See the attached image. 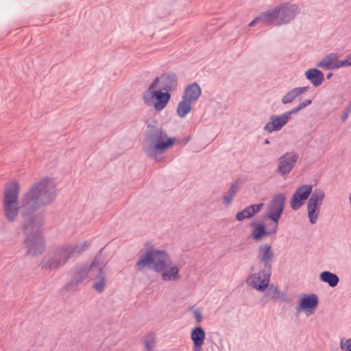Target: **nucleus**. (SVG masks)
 Here are the masks:
<instances>
[{
	"mask_svg": "<svg viewBox=\"0 0 351 351\" xmlns=\"http://www.w3.org/2000/svg\"><path fill=\"white\" fill-rule=\"evenodd\" d=\"M56 196V186L53 179L47 177L34 183L21 201V213L27 217L23 222L24 243L27 254L35 256L45 250V242L41 234V219L29 216L42 206L50 204Z\"/></svg>",
	"mask_w": 351,
	"mask_h": 351,
	"instance_id": "nucleus-1",
	"label": "nucleus"
},
{
	"mask_svg": "<svg viewBox=\"0 0 351 351\" xmlns=\"http://www.w3.org/2000/svg\"><path fill=\"white\" fill-rule=\"evenodd\" d=\"M274 256V252L269 244L258 246L257 257L263 268L258 273L252 274L247 278L245 282L249 286L261 292L266 290L271 276Z\"/></svg>",
	"mask_w": 351,
	"mask_h": 351,
	"instance_id": "nucleus-2",
	"label": "nucleus"
},
{
	"mask_svg": "<svg viewBox=\"0 0 351 351\" xmlns=\"http://www.w3.org/2000/svg\"><path fill=\"white\" fill-rule=\"evenodd\" d=\"M90 244V241H83L60 245L53 252L43 258L40 266L45 270L58 269L65 265L71 258L86 251Z\"/></svg>",
	"mask_w": 351,
	"mask_h": 351,
	"instance_id": "nucleus-3",
	"label": "nucleus"
},
{
	"mask_svg": "<svg viewBox=\"0 0 351 351\" xmlns=\"http://www.w3.org/2000/svg\"><path fill=\"white\" fill-rule=\"evenodd\" d=\"M173 137L168 138L165 130L154 128L147 132L146 136L147 145L143 150L146 156L157 162L163 161V152L175 143Z\"/></svg>",
	"mask_w": 351,
	"mask_h": 351,
	"instance_id": "nucleus-4",
	"label": "nucleus"
},
{
	"mask_svg": "<svg viewBox=\"0 0 351 351\" xmlns=\"http://www.w3.org/2000/svg\"><path fill=\"white\" fill-rule=\"evenodd\" d=\"M171 263L172 260L165 250L148 249L139 256L135 267L138 271H142L145 267L152 265L153 270L158 273L171 266Z\"/></svg>",
	"mask_w": 351,
	"mask_h": 351,
	"instance_id": "nucleus-5",
	"label": "nucleus"
},
{
	"mask_svg": "<svg viewBox=\"0 0 351 351\" xmlns=\"http://www.w3.org/2000/svg\"><path fill=\"white\" fill-rule=\"evenodd\" d=\"M158 80H154L143 93V101L149 106H153L156 111L165 108L171 99V94L156 86Z\"/></svg>",
	"mask_w": 351,
	"mask_h": 351,
	"instance_id": "nucleus-6",
	"label": "nucleus"
},
{
	"mask_svg": "<svg viewBox=\"0 0 351 351\" xmlns=\"http://www.w3.org/2000/svg\"><path fill=\"white\" fill-rule=\"evenodd\" d=\"M19 186L16 182L10 184L4 192L3 210L5 216L9 221H13L19 213Z\"/></svg>",
	"mask_w": 351,
	"mask_h": 351,
	"instance_id": "nucleus-7",
	"label": "nucleus"
},
{
	"mask_svg": "<svg viewBox=\"0 0 351 351\" xmlns=\"http://www.w3.org/2000/svg\"><path fill=\"white\" fill-rule=\"evenodd\" d=\"M324 197L325 193L322 190L315 189L307 202V214L311 224H315L317 221Z\"/></svg>",
	"mask_w": 351,
	"mask_h": 351,
	"instance_id": "nucleus-8",
	"label": "nucleus"
},
{
	"mask_svg": "<svg viewBox=\"0 0 351 351\" xmlns=\"http://www.w3.org/2000/svg\"><path fill=\"white\" fill-rule=\"evenodd\" d=\"M90 266L75 267L72 271L71 280L64 287L63 290L66 292L75 291L81 283L90 280Z\"/></svg>",
	"mask_w": 351,
	"mask_h": 351,
	"instance_id": "nucleus-9",
	"label": "nucleus"
},
{
	"mask_svg": "<svg viewBox=\"0 0 351 351\" xmlns=\"http://www.w3.org/2000/svg\"><path fill=\"white\" fill-rule=\"evenodd\" d=\"M285 201L286 197L284 194L275 195L267 205L265 218L273 222H278L285 208Z\"/></svg>",
	"mask_w": 351,
	"mask_h": 351,
	"instance_id": "nucleus-10",
	"label": "nucleus"
},
{
	"mask_svg": "<svg viewBox=\"0 0 351 351\" xmlns=\"http://www.w3.org/2000/svg\"><path fill=\"white\" fill-rule=\"evenodd\" d=\"M104 263L95 258L90 265V280H94L93 288L99 293H101L106 286V276L104 269Z\"/></svg>",
	"mask_w": 351,
	"mask_h": 351,
	"instance_id": "nucleus-11",
	"label": "nucleus"
},
{
	"mask_svg": "<svg viewBox=\"0 0 351 351\" xmlns=\"http://www.w3.org/2000/svg\"><path fill=\"white\" fill-rule=\"evenodd\" d=\"M274 9L278 25L290 23L300 13V9L296 4L289 3H282Z\"/></svg>",
	"mask_w": 351,
	"mask_h": 351,
	"instance_id": "nucleus-12",
	"label": "nucleus"
},
{
	"mask_svg": "<svg viewBox=\"0 0 351 351\" xmlns=\"http://www.w3.org/2000/svg\"><path fill=\"white\" fill-rule=\"evenodd\" d=\"M299 159V154L295 152H287L278 159V172L282 176H288Z\"/></svg>",
	"mask_w": 351,
	"mask_h": 351,
	"instance_id": "nucleus-13",
	"label": "nucleus"
},
{
	"mask_svg": "<svg viewBox=\"0 0 351 351\" xmlns=\"http://www.w3.org/2000/svg\"><path fill=\"white\" fill-rule=\"evenodd\" d=\"M312 193L313 186L311 184H304L298 187L290 201L291 208L294 210H298Z\"/></svg>",
	"mask_w": 351,
	"mask_h": 351,
	"instance_id": "nucleus-14",
	"label": "nucleus"
},
{
	"mask_svg": "<svg viewBox=\"0 0 351 351\" xmlns=\"http://www.w3.org/2000/svg\"><path fill=\"white\" fill-rule=\"evenodd\" d=\"M254 25H259L261 27L268 25H278L275 9L273 8L261 13L249 23V26L250 27Z\"/></svg>",
	"mask_w": 351,
	"mask_h": 351,
	"instance_id": "nucleus-15",
	"label": "nucleus"
},
{
	"mask_svg": "<svg viewBox=\"0 0 351 351\" xmlns=\"http://www.w3.org/2000/svg\"><path fill=\"white\" fill-rule=\"evenodd\" d=\"M318 302V297L316 294H304L297 306V311L300 313L302 310H304L308 315H310L313 313Z\"/></svg>",
	"mask_w": 351,
	"mask_h": 351,
	"instance_id": "nucleus-16",
	"label": "nucleus"
},
{
	"mask_svg": "<svg viewBox=\"0 0 351 351\" xmlns=\"http://www.w3.org/2000/svg\"><path fill=\"white\" fill-rule=\"evenodd\" d=\"M155 80H158L156 86L167 93L175 90L178 85L177 77L173 73H165Z\"/></svg>",
	"mask_w": 351,
	"mask_h": 351,
	"instance_id": "nucleus-17",
	"label": "nucleus"
},
{
	"mask_svg": "<svg viewBox=\"0 0 351 351\" xmlns=\"http://www.w3.org/2000/svg\"><path fill=\"white\" fill-rule=\"evenodd\" d=\"M289 121V118L287 117L285 113H282L280 115H272L270 117V121L264 126V130L269 133H271L274 131H279Z\"/></svg>",
	"mask_w": 351,
	"mask_h": 351,
	"instance_id": "nucleus-18",
	"label": "nucleus"
},
{
	"mask_svg": "<svg viewBox=\"0 0 351 351\" xmlns=\"http://www.w3.org/2000/svg\"><path fill=\"white\" fill-rule=\"evenodd\" d=\"M191 339L193 343V351H202L206 339L204 329L199 326L195 327L191 332Z\"/></svg>",
	"mask_w": 351,
	"mask_h": 351,
	"instance_id": "nucleus-19",
	"label": "nucleus"
},
{
	"mask_svg": "<svg viewBox=\"0 0 351 351\" xmlns=\"http://www.w3.org/2000/svg\"><path fill=\"white\" fill-rule=\"evenodd\" d=\"M202 94V89L199 85L196 83H192L186 86L184 90L182 98L192 103H195Z\"/></svg>",
	"mask_w": 351,
	"mask_h": 351,
	"instance_id": "nucleus-20",
	"label": "nucleus"
},
{
	"mask_svg": "<svg viewBox=\"0 0 351 351\" xmlns=\"http://www.w3.org/2000/svg\"><path fill=\"white\" fill-rule=\"evenodd\" d=\"M340 55L338 53H330L325 56L317 64L319 68L327 70H336L337 60Z\"/></svg>",
	"mask_w": 351,
	"mask_h": 351,
	"instance_id": "nucleus-21",
	"label": "nucleus"
},
{
	"mask_svg": "<svg viewBox=\"0 0 351 351\" xmlns=\"http://www.w3.org/2000/svg\"><path fill=\"white\" fill-rule=\"evenodd\" d=\"M164 281H177L180 279V268L171 263V266L167 267L162 271H159Z\"/></svg>",
	"mask_w": 351,
	"mask_h": 351,
	"instance_id": "nucleus-22",
	"label": "nucleus"
},
{
	"mask_svg": "<svg viewBox=\"0 0 351 351\" xmlns=\"http://www.w3.org/2000/svg\"><path fill=\"white\" fill-rule=\"evenodd\" d=\"M264 204H256L250 205L241 211L239 212L236 215L237 220L241 221L245 219L252 218L254 215L258 213L261 209L263 207Z\"/></svg>",
	"mask_w": 351,
	"mask_h": 351,
	"instance_id": "nucleus-23",
	"label": "nucleus"
},
{
	"mask_svg": "<svg viewBox=\"0 0 351 351\" xmlns=\"http://www.w3.org/2000/svg\"><path fill=\"white\" fill-rule=\"evenodd\" d=\"M308 90V86L295 87L289 90L281 99L282 104H289L292 103L301 95L305 93Z\"/></svg>",
	"mask_w": 351,
	"mask_h": 351,
	"instance_id": "nucleus-24",
	"label": "nucleus"
},
{
	"mask_svg": "<svg viewBox=\"0 0 351 351\" xmlns=\"http://www.w3.org/2000/svg\"><path fill=\"white\" fill-rule=\"evenodd\" d=\"M304 75L315 87L319 86L324 81V73L315 68L306 70Z\"/></svg>",
	"mask_w": 351,
	"mask_h": 351,
	"instance_id": "nucleus-25",
	"label": "nucleus"
},
{
	"mask_svg": "<svg viewBox=\"0 0 351 351\" xmlns=\"http://www.w3.org/2000/svg\"><path fill=\"white\" fill-rule=\"evenodd\" d=\"M319 278L322 282L327 283L331 287H336L339 282L338 276L329 271L322 272L319 275Z\"/></svg>",
	"mask_w": 351,
	"mask_h": 351,
	"instance_id": "nucleus-26",
	"label": "nucleus"
},
{
	"mask_svg": "<svg viewBox=\"0 0 351 351\" xmlns=\"http://www.w3.org/2000/svg\"><path fill=\"white\" fill-rule=\"evenodd\" d=\"M251 226H254L251 235L254 241H259L264 236L268 235L263 224L252 222Z\"/></svg>",
	"mask_w": 351,
	"mask_h": 351,
	"instance_id": "nucleus-27",
	"label": "nucleus"
},
{
	"mask_svg": "<svg viewBox=\"0 0 351 351\" xmlns=\"http://www.w3.org/2000/svg\"><path fill=\"white\" fill-rule=\"evenodd\" d=\"M193 104L182 98L177 106L176 110L178 115L181 118L185 117L186 114L191 112Z\"/></svg>",
	"mask_w": 351,
	"mask_h": 351,
	"instance_id": "nucleus-28",
	"label": "nucleus"
},
{
	"mask_svg": "<svg viewBox=\"0 0 351 351\" xmlns=\"http://www.w3.org/2000/svg\"><path fill=\"white\" fill-rule=\"evenodd\" d=\"M237 188L238 186L237 184H232L230 186L228 194L223 196V203L225 204V205L228 206L232 203V199L237 193Z\"/></svg>",
	"mask_w": 351,
	"mask_h": 351,
	"instance_id": "nucleus-29",
	"label": "nucleus"
},
{
	"mask_svg": "<svg viewBox=\"0 0 351 351\" xmlns=\"http://www.w3.org/2000/svg\"><path fill=\"white\" fill-rule=\"evenodd\" d=\"M266 289H267V291L265 293V296L269 298L271 300H276V297L278 295V293H279V291H280L279 289L278 288V287L273 284H271V285L269 284L268 287Z\"/></svg>",
	"mask_w": 351,
	"mask_h": 351,
	"instance_id": "nucleus-30",
	"label": "nucleus"
},
{
	"mask_svg": "<svg viewBox=\"0 0 351 351\" xmlns=\"http://www.w3.org/2000/svg\"><path fill=\"white\" fill-rule=\"evenodd\" d=\"M144 343L146 351H150L156 343V338L153 335H150L145 340Z\"/></svg>",
	"mask_w": 351,
	"mask_h": 351,
	"instance_id": "nucleus-31",
	"label": "nucleus"
},
{
	"mask_svg": "<svg viewBox=\"0 0 351 351\" xmlns=\"http://www.w3.org/2000/svg\"><path fill=\"white\" fill-rule=\"evenodd\" d=\"M190 311L193 313L195 321L200 324L202 322V314L198 308H191Z\"/></svg>",
	"mask_w": 351,
	"mask_h": 351,
	"instance_id": "nucleus-32",
	"label": "nucleus"
},
{
	"mask_svg": "<svg viewBox=\"0 0 351 351\" xmlns=\"http://www.w3.org/2000/svg\"><path fill=\"white\" fill-rule=\"evenodd\" d=\"M341 348L346 351H351V339H348L345 341H341Z\"/></svg>",
	"mask_w": 351,
	"mask_h": 351,
	"instance_id": "nucleus-33",
	"label": "nucleus"
},
{
	"mask_svg": "<svg viewBox=\"0 0 351 351\" xmlns=\"http://www.w3.org/2000/svg\"><path fill=\"white\" fill-rule=\"evenodd\" d=\"M278 227V222H273L269 225V230L267 231V234L270 235L277 232Z\"/></svg>",
	"mask_w": 351,
	"mask_h": 351,
	"instance_id": "nucleus-34",
	"label": "nucleus"
},
{
	"mask_svg": "<svg viewBox=\"0 0 351 351\" xmlns=\"http://www.w3.org/2000/svg\"><path fill=\"white\" fill-rule=\"evenodd\" d=\"M276 300H281L285 302H289L290 299L287 297V294L284 292H282L279 291V293H278V295L276 297Z\"/></svg>",
	"mask_w": 351,
	"mask_h": 351,
	"instance_id": "nucleus-35",
	"label": "nucleus"
},
{
	"mask_svg": "<svg viewBox=\"0 0 351 351\" xmlns=\"http://www.w3.org/2000/svg\"><path fill=\"white\" fill-rule=\"evenodd\" d=\"M343 66H350L348 57L344 60H337V69Z\"/></svg>",
	"mask_w": 351,
	"mask_h": 351,
	"instance_id": "nucleus-36",
	"label": "nucleus"
},
{
	"mask_svg": "<svg viewBox=\"0 0 351 351\" xmlns=\"http://www.w3.org/2000/svg\"><path fill=\"white\" fill-rule=\"evenodd\" d=\"M300 111V108L297 106L295 108H292L291 110H290L289 111H287V112H285L284 113L287 116V117L289 118V120H290L292 114H296V113H298Z\"/></svg>",
	"mask_w": 351,
	"mask_h": 351,
	"instance_id": "nucleus-37",
	"label": "nucleus"
},
{
	"mask_svg": "<svg viewBox=\"0 0 351 351\" xmlns=\"http://www.w3.org/2000/svg\"><path fill=\"white\" fill-rule=\"evenodd\" d=\"M311 103L312 101L311 99H304V101L300 102L298 104V107L300 108V110H302L306 106H309Z\"/></svg>",
	"mask_w": 351,
	"mask_h": 351,
	"instance_id": "nucleus-38",
	"label": "nucleus"
},
{
	"mask_svg": "<svg viewBox=\"0 0 351 351\" xmlns=\"http://www.w3.org/2000/svg\"><path fill=\"white\" fill-rule=\"evenodd\" d=\"M350 112H351L350 107L348 108L346 110H344V112L341 116V119L343 121H345L348 119L349 113Z\"/></svg>",
	"mask_w": 351,
	"mask_h": 351,
	"instance_id": "nucleus-39",
	"label": "nucleus"
},
{
	"mask_svg": "<svg viewBox=\"0 0 351 351\" xmlns=\"http://www.w3.org/2000/svg\"><path fill=\"white\" fill-rule=\"evenodd\" d=\"M332 75V73H329L327 75H326V78L327 79H330Z\"/></svg>",
	"mask_w": 351,
	"mask_h": 351,
	"instance_id": "nucleus-40",
	"label": "nucleus"
},
{
	"mask_svg": "<svg viewBox=\"0 0 351 351\" xmlns=\"http://www.w3.org/2000/svg\"><path fill=\"white\" fill-rule=\"evenodd\" d=\"M349 60L350 65L351 66V54L347 56Z\"/></svg>",
	"mask_w": 351,
	"mask_h": 351,
	"instance_id": "nucleus-41",
	"label": "nucleus"
},
{
	"mask_svg": "<svg viewBox=\"0 0 351 351\" xmlns=\"http://www.w3.org/2000/svg\"><path fill=\"white\" fill-rule=\"evenodd\" d=\"M265 145H269L270 143L268 139H266L264 142Z\"/></svg>",
	"mask_w": 351,
	"mask_h": 351,
	"instance_id": "nucleus-42",
	"label": "nucleus"
},
{
	"mask_svg": "<svg viewBox=\"0 0 351 351\" xmlns=\"http://www.w3.org/2000/svg\"><path fill=\"white\" fill-rule=\"evenodd\" d=\"M349 201H350V204H351V191H350V193L349 195Z\"/></svg>",
	"mask_w": 351,
	"mask_h": 351,
	"instance_id": "nucleus-43",
	"label": "nucleus"
},
{
	"mask_svg": "<svg viewBox=\"0 0 351 351\" xmlns=\"http://www.w3.org/2000/svg\"><path fill=\"white\" fill-rule=\"evenodd\" d=\"M350 107L351 108V101H350Z\"/></svg>",
	"mask_w": 351,
	"mask_h": 351,
	"instance_id": "nucleus-44",
	"label": "nucleus"
}]
</instances>
